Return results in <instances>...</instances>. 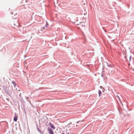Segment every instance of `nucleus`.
I'll use <instances>...</instances> for the list:
<instances>
[{
    "mask_svg": "<svg viewBox=\"0 0 134 134\" xmlns=\"http://www.w3.org/2000/svg\"><path fill=\"white\" fill-rule=\"evenodd\" d=\"M62 124V123H61V122H60V125H61ZM59 125H60V124H59Z\"/></svg>",
    "mask_w": 134,
    "mask_h": 134,
    "instance_id": "2eb2a0df",
    "label": "nucleus"
},
{
    "mask_svg": "<svg viewBox=\"0 0 134 134\" xmlns=\"http://www.w3.org/2000/svg\"><path fill=\"white\" fill-rule=\"evenodd\" d=\"M131 59V55L129 58V60L130 61Z\"/></svg>",
    "mask_w": 134,
    "mask_h": 134,
    "instance_id": "9d476101",
    "label": "nucleus"
},
{
    "mask_svg": "<svg viewBox=\"0 0 134 134\" xmlns=\"http://www.w3.org/2000/svg\"><path fill=\"white\" fill-rule=\"evenodd\" d=\"M100 88L102 89H103V88H104V87H102V86H100Z\"/></svg>",
    "mask_w": 134,
    "mask_h": 134,
    "instance_id": "ddd939ff",
    "label": "nucleus"
},
{
    "mask_svg": "<svg viewBox=\"0 0 134 134\" xmlns=\"http://www.w3.org/2000/svg\"><path fill=\"white\" fill-rule=\"evenodd\" d=\"M81 27L84 28L85 27V25H81Z\"/></svg>",
    "mask_w": 134,
    "mask_h": 134,
    "instance_id": "6e6552de",
    "label": "nucleus"
},
{
    "mask_svg": "<svg viewBox=\"0 0 134 134\" xmlns=\"http://www.w3.org/2000/svg\"><path fill=\"white\" fill-rule=\"evenodd\" d=\"M102 91L103 92H104V91H105V90L104 88H103V89H102Z\"/></svg>",
    "mask_w": 134,
    "mask_h": 134,
    "instance_id": "9b49d317",
    "label": "nucleus"
},
{
    "mask_svg": "<svg viewBox=\"0 0 134 134\" xmlns=\"http://www.w3.org/2000/svg\"><path fill=\"white\" fill-rule=\"evenodd\" d=\"M62 130L61 128H59V131L61 133H62V134H65L64 133V131H62Z\"/></svg>",
    "mask_w": 134,
    "mask_h": 134,
    "instance_id": "20e7f679",
    "label": "nucleus"
},
{
    "mask_svg": "<svg viewBox=\"0 0 134 134\" xmlns=\"http://www.w3.org/2000/svg\"><path fill=\"white\" fill-rule=\"evenodd\" d=\"M62 127L64 129V128H65L64 127V126H62Z\"/></svg>",
    "mask_w": 134,
    "mask_h": 134,
    "instance_id": "dca6fc26",
    "label": "nucleus"
},
{
    "mask_svg": "<svg viewBox=\"0 0 134 134\" xmlns=\"http://www.w3.org/2000/svg\"><path fill=\"white\" fill-rule=\"evenodd\" d=\"M18 117L17 116H15L14 117V120L15 121H16L17 120Z\"/></svg>",
    "mask_w": 134,
    "mask_h": 134,
    "instance_id": "39448f33",
    "label": "nucleus"
},
{
    "mask_svg": "<svg viewBox=\"0 0 134 134\" xmlns=\"http://www.w3.org/2000/svg\"><path fill=\"white\" fill-rule=\"evenodd\" d=\"M102 77H103V75H102Z\"/></svg>",
    "mask_w": 134,
    "mask_h": 134,
    "instance_id": "a211bd4d",
    "label": "nucleus"
},
{
    "mask_svg": "<svg viewBox=\"0 0 134 134\" xmlns=\"http://www.w3.org/2000/svg\"><path fill=\"white\" fill-rule=\"evenodd\" d=\"M48 130L49 131V134H54L53 131L51 129L48 128Z\"/></svg>",
    "mask_w": 134,
    "mask_h": 134,
    "instance_id": "f257e3e1",
    "label": "nucleus"
},
{
    "mask_svg": "<svg viewBox=\"0 0 134 134\" xmlns=\"http://www.w3.org/2000/svg\"><path fill=\"white\" fill-rule=\"evenodd\" d=\"M38 131L40 132V133H41V134H42V132H41V131H40V130L39 129H38Z\"/></svg>",
    "mask_w": 134,
    "mask_h": 134,
    "instance_id": "f8f14e48",
    "label": "nucleus"
},
{
    "mask_svg": "<svg viewBox=\"0 0 134 134\" xmlns=\"http://www.w3.org/2000/svg\"><path fill=\"white\" fill-rule=\"evenodd\" d=\"M98 93H99V96H100L101 93H102L101 91L100 90H99Z\"/></svg>",
    "mask_w": 134,
    "mask_h": 134,
    "instance_id": "0eeeda50",
    "label": "nucleus"
},
{
    "mask_svg": "<svg viewBox=\"0 0 134 134\" xmlns=\"http://www.w3.org/2000/svg\"><path fill=\"white\" fill-rule=\"evenodd\" d=\"M12 83L15 86L16 85V84L15 82L14 81H12Z\"/></svg>",
    "mask_w": 134,
    "mask_h": 134,
    "instance_id": "1a4fd4ad",
    "label": "nucleus"
},
{
    "mask_svg": "<svg viewBox=\"0 0 134 134\" xmlns=\"http://www.w3.org/2000/svg\"><path fill=\"white\" fill-rule=\"evenodd\" d=\"M107 66L109 68H112L114 66V65L113 64H109L108 63L107 64Z\"/></svg>",
    "mask_w": 134,
    "mask_h": 134,
    "instance_id": "f03ea898",
    "label": "nucleus"
},
{
    "mask_svg": "<svg viewBox=\"0 0 134 134\" xmlns=\"http://www.w3.org/2000/svg\"><path fill=\"white\" fill-rule=\"evenodd\" d=\"M50 126H51V127L53 129H55V127L54 125L52 124H49Z\"/></svg>",
    "mask_w": 134,
    "mask_h": 134,
    "instance_id": "7ed1b4c3",
    "label": "nucleus"
},
{
    "mask_svg": "<svg viewBox=\"0 0 134 134\" xmlns=\"http://www.w3.org/2000/svg\"><path fill=\"white\" fill-rule=\"evenodd\" d=\"M67 134H69V133H67Z\"/></svg>",
    "mask_w": 134,
    "mask_h": 134,
    "instance_id": "6ab92c4d",
    "label": "nucleus"
},
{
    "mask_svg": "<svg viewBox=\"0 0 134 134\" xmlns=\"http://www.w3.org/2000/svg\"><path fill=\"white\" fill-rule=\"evenodd\" d=\"M109 74H113L114 72L112 70H109Z\"/></svg>",
    "mask_w": 134,
    "mask_h": 134,
    "instance_id": "423d86ee",
    "label": "nucleus"
},
{
    "mask_svg": "<svg viewBox=\"0 0 134 134\" xmlns=\"http://www.w3.org/2000/svg\"><path fill=\"white\" fill-rule=\"evenodd\" d=\"M82 23V22H80V24H81V23Z\"/></svg>",
    "mask_w": 134,
    "mask_h": 134,
    "instance_id": "f3484780",
    "label": "nucleus"
},
{
    "mask_svg": "<svg viewBox=\"0 0 134 134\" xmlns=\"http://www.w3.org/2000/svg\"><path fill=\"white\" fill-rule=\"evenodd\" d=\"M80 121H77L76 122V123H78ZM82 121H81V122H82Z\"/></svg>",
    "mask_w": 134,
    "mask_h": 134,
    "instance_id": "4468645a",
    "label": "nucleus"
}]
</instances>
